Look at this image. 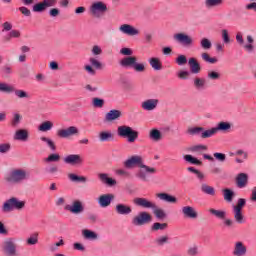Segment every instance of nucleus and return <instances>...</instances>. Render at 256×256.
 Listing matches in <instances>:
<instances>
[{
    "mask_svg": "<svg viewBox=\"0 0 256 256\" xmlns=\"http://www.w3.org/2000/svg\"><path fill=\"white\" fill-rule=\"evenodd\" d=\"M124 167H126V169L140 167L141 170L138 171L137 177L142 181H147V173H149L150 175L157 173V169L143 164V157L139 155H134L127 159L126 161H124Z\"/></svg>",
    "mask_w": 256,
    "mask_h": 256,
    "instance_id": "1",
    "label": "nucleus"
},
{
    "mask_svg": "<svg viewBox=\"0 0 256 256\" xmlns=\"http://www.w3.org/2000/svg\"><path fill=\"white\" fill-rule=\"evenodd\" d=\"M29 177H31V175L27 170L22 168H16L5 175L4 181H6L8 185H19V183L27 181Z\"/></svg>",
    "mask_w": 256,
    "mask_h": 256,
    "instance_id": "2",
    "label": "nucleus"
},
{
    "mask_svg": "<svg viewBox=\"0 0 256 256\" xmlns=\"http://www.w3.org/2000/svg\"><path fill=\"white\" fill-rule=\"evenodd\" d=\"M117 135L122 137V139H127L129 143H135V140L139 139V132L127 125L119 126L117 128Z\"/></svg>",
    "mask_w": 256,
    "mask_h": 256,
    "instance_id": "3",
    "label": "nucleus"
},
{
    "mask_svg": "<svg viewBox=\"0 0 256 256\" xmlns=\"http://www.w3.org/2000/svg\"><path fill=\"white\" fill-rule=\"evenodd\" d=\"M121 67L129 68L131 67L136 71V73H144L145 71V64L144 63H138L137 57L135 56H127L120 60Z\"/></svg>",
    "mask_w": 256,
    "mask_h": 256,
    "instance_id": "4",
    "label": "nucleus"
},
{
    "mask_svg": "<svg viewBox=\"0 0 256 256\" xmlns=\"http://www.w3.org/2000/svg\"><path fill=\"white\" fill-rule=\"evenodd\" d=\"M25 208V201L12 197L6 200L2 205V213H11V211H21Z\"/></svg>",
    "mask_w": 256,
    "mask_h": 256,
    "instance_id": "5",
    "label": "nucleus"
},
{
    "mask_svg": "<svg viewBox=\"0 0 256 256\" xmlns=\"http://www.w3.org/2000/svg\"><path fill=\"white\" fill-rule=\"evenodd\" d=\"M0 93H14L15 97L18 99H30L31 95L27 91L16 89L13 85L7 84L5 82H0Z\"/></svg>",
    "mask_w": 256,
    "mask_h": 256,
    "instance_id": "6",
    "label": "nucleus"
},
{
    "mask_svg": "<svg viewBox=\"0 0 256 256\" xmlns=\"http://www.w3.org/2000/svg\"><path fill=\"white\" fill-rule=\"evenodd\" d=\"M236 41L238 45L243 46L244 51H247V53H253L255 51V38H253L252 35L246 36L247 43L245 44V40L243 39V34L241 32H238L236 34Z\"/></svg>",
    "mask_w": 256,
    "mask_h": 256,
    "instance_id": "7",
    "label": "nucleus"
},
{
    "mask_svg": "<svg viewBox=\"0 0 256 256\" xmlns=\"http://www.w3.org/2000/svg\"><path fill=\"white\" fill-rule=\"evenodd\" d=\"M151 221H153L151 214L147 211H141L132 218V225H134V227H142V225H147V223H151Z\"/></svg>",
    "mask_w": 256,
    "mask_h": 256,
    "instance_id": "8",
    "label": "nucleus"
},
{
    "mask_svg": "<svg viewBox=\"0 0 256 256\" xmlns=\"http://www.w3.org/2000/svg\"><path fill=\"white\" fill-rule=\"evenodd\" d=\"M3 252L6 256H18L17 241L15 238H8L3 245Z\"/></svg>",
    "mask_w": 256,
    "mask_h": 256,
    "instance_id": "9",
    "label": "nucleus"
},
{
    "mask_svg": "<svg viewBox=\"0 0 256 256\" xmlns=\"http://www.w3.org/2000/svg\"><path fill=\"white\" fill-rule=\"evenodd\" d=\"M79 135V128L77 126H69L68 128L57 130V137L60 139H69Z\"/></svg>",
    "mask_w": 256,
    "mask_h": 256,
    "instance_id": "10",
    "label": "nucleus"
},
{
    "mask_svg": "<svg viewBox=\"0 0 256 256\" xmlns=\"http://www.w3.org/2000/svg\"><path fill=\"white\" fill-rule=\"evenodd\" d=\"M231 130V123L219 122L216 127H212L205 133L206 137H215L219 131L227 132Z\"/></svg>",
    "mask_w": 256,
    "mask_h": 256,
    "instance_id": "11",
    "label": "nucleus"
},
{
    "mask_svg": "<svg viewBox=\"0 0 256 256\" xmlns=\"http://www.w3.org/2000/svg\"><path fill=\"white\" fill-rule=\"evenodd\" d=\"M90 13L93 17H101L104 13H107V4L98 1L90 6Z\"/></svg>",
    "mask_w": 256,
    "mask_h": 256,
    "instance_id": "12",
    "label": "nucleus"
},
{
    "mask_svg": "<svg viewBox=\"0 0 256 256\" xmlns=\"http://www.w3.org/2000/svg\"><path fill=\"white\" fill-rule=\"evenodd\" d=\"M174 39L177 43L182 45V47H193V37L185 33L174 34Z\"/></svg>",
    "mask_w": 256,
    "mask_h": 256,
    "instance_id": "13",
    "label": "nucleus"
},
{
    "mask_svg": "<svg viewBox=\"0 0 256 256\" xmlns=\"http://www.w3.org/2000/svg\"><path fill=\"white\" fill-rule=\"evenodd\" d=\"M114 199H115V195L112 193L102 194L98 197V205L102 209H105L109 207L111 203H113Z\"/></svg>",
    "mask_w": 256,
    "mask_h": 256,
    "instance_id": "14",
    "label": "nucleus"
},
{
    "mask_svg": "<svg viewBox=\"0 0 256 256\" xmlns=\"http://www.w3.org/2000/svg\"><path fill=\"white\" fill-rule=\"evenodd\" d=\"M209 132L208 130H205V128L201 127V126H196V127H190L187 130L188 135H192V136H199L201 139H209L211 138V136H207L205 135L206 133Z\"/></svg>",
    "mask_w": 256,
    "mask_h": 256,
    "instance_id": "15",
    "label": "nucleus"
},
{
    "mask_svg": "<svg viewBox=\"0 0 256 256\" xmlns=\"http://www.w3.org/2000/svg\"><path fill=\"white\" fill-rule=\"evenodd\" d=\"M66 211H70L73 215H79L85 211V207H83V203L79 200H76L72 203V205H67L65 207Z\"/></svg>",
    "mask_w": 256,
    "mask_h": 256,
    "instance_id": "16",
    "label": "nucleus"
},
{
    "mask_svg": "<svg viewBox=\"0 0 256 256\" xmlns=\"http://www.w3.org/2000/svg\"><path fill=\"white\" fill-rule=\"evenodd\" d=\"M181 213L185 219H197L199 217V213L197 209L192 206H184L181 208Z\"/></svg>",
    "mask_w": 256,
    "mask_h": 256,
    "instance_id": "17",
    "label": "nucleus"
},
{
    "mask_svg": "<svg viewBox=\"0 0 256 256\" xmlns=\"http://www.w3.org/2000/svg\"><path fill=\"white\" fill-rule=\"evenodd\" d=\"M159 107V99L152 98V99H146L141 103V108L144 111H155Z\"/></svg>",
    "mask_w": 256,
    "mask_h": 256,
    "instance_id": "18",
    "label": "nucleus"
},
{
    "mask_svg": "<svg viewBox=\"0 0 256 256\" xmlns=\"http://www.w3.org/2000/svg\"><path fill=\"white\" fill-rule=\"evenodd\" d=\"M134 205L142 207V209H155V203L149 201L147 198L137 197L133 200Z\"/></svg>",
    "mask_w": 256,
    "mask_h": 256,
    "instance_id": "19",
    "label": "nucleus"
},
{
    "mask_svg": "<svg viewBox=\"0 0 256 256\" xmlns=\"http://www.w3.org/2000/svg\"><path fill=\"white\" fill-rule=\"evenodd\" d=\"M114 209L117 215H131L133 213L131 205L125 203L116 204Z\"/></svg>",
    "mask_w": 256,
    "mask_h": 256,
    "instance_id": "20",
    "label": "nucleus"
},
{
    "mask_svg": "<svg viewBox=\"0 0 256 256\" xmlns=\"http://www.w3.org/2000/svg\"><path fill=\"white\" fill-rule=\"evenodd\" d=\"M119 32L123 33L124 35H128L129 37H135L136 35H139V30L130 24L121 25L119 27Z\"/></svg>",
    "mask_w": 256,
    "mask_h": 256,
    "instance_id": "21",
    "label": "nucleus"
},
{
    "mask_svg": "<svg viewBox=\"0 0 256 256\" xmlns=\"http://www.w3.org/2000/svg\"><path fill=\"white\" fill-rule=\"evenodd\" d=\"M122 115L123 114L120 110L112 109L105 114L104 121L105 123H112V121L121 119Z\"/></svg>",
    "mask_w": 256,
    "mask_h": 256,
    "instance_id": "22",
    "label": "nucleus"
},
{
    "mask_svg": "<svg viewBox=\"0 0 256 256\" xmlns=\"http://www.w3.org/2000/svg\"><path fill=\"white\" fill-rule=\"evenodd\" d=\"M232 255L234 256H245L247 255V246L241 241H237L234 243V248L232 251Z\"/></svg>",
    "mask_w": 256,
    "mask_h": 256,
    "instance_id": "23",
    "label": "nucleus"
},
{
    "mask_svg": "<svg viewBox=\"0 0 256 256\" xmlns=\"http://www.w3.org/2000/svg\"><path fill=\"white\" fill-rule=\"evenodd\" d=\"M66 165H82L83 158L79 154H70L64 158Z\"/></svg>",
    "mask_w": 256,
    "mask_h": 256,
    "instance_id": "24",
    "label": "nucleus"
},
{
    "mask_svg": "<svg viewBox=\"0 0 256 256\" xmlns=\"http://www.w3.org/2000/svg\"><path fill=\"white\" fill-rule=\"evenodd\" d=\"M98 179L101 181V183L107 185L108 187H115V185H117V180L109 177V174L107 173H99Z\"/></svg>",
    "mask_w": 256,
    "mask_h": 256,
    "instance_id": "25",
    "label": "nucleus"
},
{
    "mask_svg": "<svg viewBox=\"0 0 256 256\" xmlns=\"http://www.w3.org/2000/svg\"><path fill=\"white\" fill-rule=\"evenodd\" d=\"M98 179L101 181V183L107 185L108 187H115V185H117V180L109 177V174L107 173H99Z\"/></svg>",
    "mask_w": 256,
    "mask_h": 256,
    "instance_id": "26",
    "label": "nucleus"
},
{
    "mask_svg": "<svg viewBox=\"0 0 256 256\" xmlns=\"http://www.w3.org/2000/svg\"><path fill=\"white\" fill-rule=\"evenodd\" d=\"M193 86L196 91H205L207 89V80L201 77H195L193 79Z\"/></svg>",
    "mask_w": 256,
    "mask_h": 256,
    "instance_id": "27",
    "label": "nucleus"
},
{
    "mask_svg": "<svg viewBox=\"0 0 256 256\" xmlns=\"http://www.w3.org/2000/svg\"><path fill=\"white\" fill-rule=\"evenodd\" d=\"M247 183H249V175L246 173H240L236 177V185L239 189H243L247 187Z\"/></svg>",
    "mask_w": 256,
    "mask_h": 256,
    "instance_id": "28",
    "label": "nucleus"
},
{
    "mask_svg": "<svg viewBox=\"0 0 256 256\" xmlns=\"http://www.w3.org/2000/svg\"><path fill=\"white\" fill-rule=\"evenodd\" d=\"M14 140L15 141H29V131L25 129L17 130L14 134Z\"/></svg>",
    "mask_w": 256,
    "mask_h": 256,
    "instance_id": "29",
    "label": "nucleus"
},
{
    "mask_svg": "<svg viewBox=\"0 0 256 256\" xmlns=\"http://www.w3.org/2000/svg\"><path fill=\"white\" fill-rule=\"evenodd\" d=\"M148 63L154 71H161L163 69V63L160 58L151 57L148 59Z\"/></svg>",
    "mask_w": 256,
    "mask_h": 256,
    "instance_id": "30",
    "label": "nucleus"
},
{
    "mask_svg": "<svg viewBox=\"0 0 256 256\" xmlns=\"http://www.w3.org/2000/svg\"><path fill=\"white\" fill-rule=\"evenodd\" d=\"M188 65L190 67L191 73H193L194 75L201 73V64L198 63L197 59L190 58L188 61Z\"/></svg>",
    "mask_w": 256,
    "mask_h": 256,
    "instance_id": "31",
    "label": "nucleus"
},
{
    "mask_svg": "<svg viewBox=\"0 0 256 256\" xmlns=\"http://www.w3.org/2000/svg\"><path fill=\"white\" fill-rule=\"evenodd\" d=\"M99 141L105 143L107 141H113L115 139V134L111 130L102 131L99 133Z\"/></svg>",
    "mask_w": 256,
    "mask_h": 256,
    "instance_id": "32",
    "label": "nucleus"
},
{
    "mask_svg": "<svg viewBox=\"0 0 256 256\" xmlns=\"http://www.w3.org/2000/svg\"><path fill=\"white\" fill-rule=\"evenodd\" d=\"M156 197L160 199V201H165V203H177V197L167 193H158Z\"/></svg>",
    "mask_w": 256,
    "mask_h": 256,
    "instance_id": "33",
    "label": "nucleus"
},
{
    "mask_svg": "<svg viewBox=\"0 0 256 256\" xmlns=\"http://www.w3.org/2000/svg\"><path fill=\"white\" fill-rule=\"evenodd\" d=\"M233 217H234V222L238 223V225H243L245 223V215L243 214V210H235L233 209Z\"/></svg>",
    "mask_w": 256,
    "mask_h": 256,
    "instance_id": "34",
    "label": "nucleus"
},
{
    "mask_svg": "<svg viewBox=\"0 0 256 256\" xmlns=\"http://www.w3.org/2000/svg\"><path fill=\"white\" fill-rule=\"evenodd\" d=\"M82 236L89 241H97V239H99V235L89 229L82 230Z\"/></svg>",
    "mask_w": 256,
    "mask_h": 256,
    "instance_id": "35",
    "label": "nucleus"
},
{
    "mask_svg": "<svg viewBox=\"0 0 256 256\" xmlns=\"http://www.w3.org/2000/svg\"><path fill=\"white\" fill-rule=\"evenodd\" d=\"M201 191L204 195H210V197H215V187L209 186L207 183H202Z\"/></svg>",
    "mask_w": 256,
    "mask_h": 256,
    "instance_id": "36",
    "label": "nucleus"
},
{
    "mask_svg": "<svg viewBox=\"0 0 256 256\" xmlns=\"http://www.w3.org/2000/svg\"><path fill=\"white\" fill-rule=\"evenodd\" d=\"M152 211L156 219H167V213H165V210L162 208L157 207V204H155V207L152 208Z\"/></svg>",
    "mask_w": 256,
    "mask_h": 256,
    "instance_id": "37",
    "label": "nucleus"
},
{
    "mask_svg": "<svg viewBox=\"0 0 256 256\" xmlns=\"http://www.w3.org/2000/svg\"><path fill=\"white\" fill-rule=\"evenodd\" d=\"M68 179H70V181H72V183H87V177L78 176L74 173L68 174Z\"/></svg>",
    "mask_w": 256,
    "mask_h": 256,
    "instance_id": "38",
    "label": "nucleus"
},
{
    "mask_svg": "<svg viewBox=\"0 0 256 256\" xmlns=\"http://www.w3.org/2000/svg\"><path fill=\"white\" fill-rule=\"evenodd\" d=\"M207 149H208L207 145L198 144L190 147L189 151H191V153H196L197 155H201V153H204V151H207Z\"/></svg>",
    "mask_w": 256,
    "mask_h": 256,
    "instance_id": "39",
    "label": "nucleus"
},
{
    "mask_svg": "<svg viewBox=\"0 0 256 256\" xmlns=\"http://www.w3.org/2000/svg\"><path fill=\"white\" fill-rule=\"evenodd\" d=\"M149 139L155 142H159L161 139H163V135L161 134V131L152 129L149 133Z\"/></svg>",
    "mask_w": 256,
    "mask_h": 256,
    "instance_id": "40",
    "label": "nucleus"
},
{
    "mask_svg": "<svg viewBox=\"0 0 256 256\" xmlns=\"http://www.w3.org/2000/svg\"><path fill=\"white\" fill-rule=\"evenodd\" d=\"M51 129H53V122L51 121H44L38 127V131L42 133H47V131H51Z\"/></svg>",
    "mask_w": 256,
    "mask_h": 256,
    "instance_id": "41",
    "label": "nucleus"
},
{
    "mask_svg": "<svg viewBox=\"0 0 256 256\" xmlns=\"http://www.w3.org/2000/svg\"><path fill=\"white\" fill-rule=\"evenodd\" d=\"M169 237L167 235H162L157 237L154 240L155 245H157V247H163L164 245H167L169 243Z\"/></svg>",
    "mask_w": 256,
    "mask_h": 256,
    "instance_id": "42",
    "label": "nucleus"
},
{
    "mask_svg": "<svg viewBox=\"0 0 256 256\" xmlns=\"http://www.w3.org/2000/svg\"><path fill=\"white\" fill-rule=\"evenodd\" d=\"M222 193L224 195V201H227V203H231L233 201V197H235V192H233V190L226 188L222 190Z\"/></svg>",
    "mask_w": 256,
    "mask_h": 256,
    "instance_id": "43",
    "label": "nucleus"
},
{
    "mask_svg": "<svg viewBox=\"0 0 256 256\" xmlns=\"http://www.w3.org/2000/svg\"><path fill=\"white\" fill-rule=\"evenodd\" d=\"M40 140L43 143H46L47 147H49V149L51 151H57V146L55 145V142L53 140H51V138L42 136V137H40Z\"/></svg>",
    "mask_w": 256,
    "mask_h": 256,
    "instance_id": "44",
    "label": "nucleus"
},
{
    "mask_svg": "<svg viewBox=\"0 0 256 256\" xmlns=\"http://www.w3.org/2000/svg\"><path fill=\"white\" fill-rule=\"evenodd\" d=\"M209 213H211V215H214V217H217V219H225V217H227V212L223 211V210H215L213 208H211L209 210Z\"/></svg>",
    "mask_w": 256,
    "mask_h": 256,
    "instance_id": "45",
    "label": "nucleus"
},
{
    "mask_svg": "<svg viewBox=\"0 0 256 256\" xmlns=\"http://www.w3.org/2000/svg\"><path fill=\"white\" fill-rule=\"evenodd\" d=\"M207 79H209V81H219V79H221V73L215 70H210L207 73Z\"/></svg>",
    "mask_w": 256,
    "mask_h": 256,
    "instance_id": "46",
    "label": "nucleus"
},
{
    "mask_svg": "<svg viewBox=\"0 0 256 256\" xmlns=\"http://www.w3.org/2000/svg\"><path fill=\"white\" fill-rule=\"evenodd\" d=\"M184 160L187 161V163H191V165H203V162H201V160L189 154L184 156Z\"/></svg>",
    "mask_w": 256,
    "mask_h": 256,
    "instance_id": "47",
    "label": "nucleus"
},
{
    "mask_svg": "<svg viewBox=\"0 0 256 256\" xmlns=\"http://www.w3.org/2000/svg\"><path fill=\"white\" fill-rule=\"evenodd\" d=\"M46 9L47 8H46V6H45L43 1L42 2H38V3H36V4H34L32 6V11L34 13H43V11H45Z\"/></svg>",
    "mask_w": 256,
    "mask_h": 256,
    "instance_id": "48",
    "label": "nucleus"
},
{
    "mask_svg": "<svg viewBox=\"0 0 256 256\" xmlns=\"http://www.w3.org/2000/svg\"><path fill=\"white\" fill-rule=\"evenodd\" d=\"M200 47L204 49V51H209L211 47H213V44L211 43V40L208 38H202L200 41Z\"/></svg>",
    "mask_w": 256,
    "mask_h": 256,
    "instance_id": "49",
    "label": "nucleus"
},
{
    "mask_svg": "<svg viewBox=\"0 0 256 256\" xmlns=\"http://www.w3.org/2000/svg\"><path fill=\"white\" fill-rule=\"evenodd\" d=\"M39 243V233H33L26 240L27 245H37Z\"/></svg>",
    "mask_w": 256,
    "mask_h": 256,
    "instance_id": "50",
    "label": "nucleus"
},
{
    "mask_svg": "<svg viewBox=\"0 0 256 256\" xmlns=\"http://www.w3.org/2000/svg\"><path fill=\"white\" fill-rule=\"evenodd\" d=\"M45 161L46 163H59V161H61V155L52 153L45 159Z\"/></svg>",
    "mask_w": 256,
    "mask_h": 256,
    "instance_id": "51",
    "label": "nucleus"
},
{
    "mask_svg": "<svg viewBox=\"0 0 256 256\" xmlns=\"http://www.w3.org/2000/svg\"><path fill=\"white\" fill-rule=\"evenodd\" d=\"M221 37L224 45H229L231 43V36H229V30L222 29L221 30Z\"/></svg>",
    "mask_w": 256,
    "mask_h": 256,
    "instance_id": "52",
    "label": "nucleus"
},
{
    "mask_svg": "<svg viewBox=\"0 0 256 256\" xmlns=\"http://www.w3.org/2000/svg\"><path fill=\"white\" fill-rule=\"evenodd\" d=\"M89 63L94 69H103V64L96 57H90Z\"/></svg>",
    "mask_w": 256,
    "mask_h": 256,
    "instance_id": "53",
    "label": "nucleus"
},
{
    "mask_svg": "<svg viewBox=\"0 0 256 256\" xmlns=\"http://www.w3.org/2000/svg\"><path fill=\"white\" fill-rule=\"evenodd\" d=\"M201 58L206 63H211L212 65H215V63H217V61H218L217 58H215V57L211 58V56H209V54L207 52L202 53Z\"/></svg>",
    "mask_w": 256,
    "mask_h": 256,
    "instance_id": "54",
    "label": "nucleus"
},
{
    "mask_svg": "<svg viewBox=\"0 0 256 256\" xmlns=\"http://www.w3.org/2000/svg\"><path fill=\"white\" fill-rule=\"evenodd\" d=\"M167 227H168L167 223L155 222L152 225V231H165V229H167Z\"/></svg>",
    "mask_w": 256,
    "mask_h": 256,
    "instance_id": "55",
    "label": "nucleus"
},
{
    "mask_svg": "<svg viewBox=\"0 0 256 256\" xmlns=\"http://www.w3.org/2000/svg\"><path fill=\"white\" fill-rule=\"evenodd\" d=\"M245 205H247V200H245V198H239L237 205H234L233 209L237 211H243V207H245Z\"/></svg>",
    "mask_w": 256,
    "mask_h": 256,
    "instance_id": "56",
    "label": "nucleus"
},
{
    "mask_svg": "<svg viewBox=\"0 0 256 256\" xmlns=\"http://www.w3.org/2000/svg\"><path fill=\"white\" fill-rule=\"evenodd\" d=\"M92 105L93 107L102 109V107L105 105V100L95 97L92 99Z\"/></svg>",
    "mask_w": 256,
    "mask_h": 256,
    "instance_id": "57",
    "label": "nucleus"
},
{
    "mask_svg": "<svg viewBox=\"0 0 256 256\" xmlns=\"http://www.w3.org/2000/svg\"><path fill=\"white\" fill-rule=\"evenodd\" d=\"M223 3V0H205L206 7H219Z\"/></svg>",
    "mask_w": 256,
    "mask_h": 256,
    "instance_id": "58",
    "label": "nucleus"
},
{
    "mask_svg": "<svg viewBox=\"0 0 256 256\" xmlns=\"http://www.w3.org/2000/svg\"><path fill=\"white\" fill-rule=\"evenodd\" d=\"M187 255L189 256H197L199 255V247L197 245H193L188 248Z\"/></svg>",
    "mask_w": 256,
    "mask_h": 256,
    "instance_id": "59",
    "label": "nucleus"
},
{
    "mask_svg": "<svg viewBox=\"0 0 256 256\" xmlns=\"http://www.w3.org/2000/svg\"><path fill=\"white\" fill-rule=\"evenodd\" d=\"M91 53L94 57H97L98 55H103V49H101L99 45H94L91 49Z\"/></svg>",
    "mask_w": 256,
    "mask_h": 256,
    "instance_id": "60",
    "label": "nucleus"
},
{
    "mask_svg": "<svg viewBox=\"0 0 256 256\" xmlns=\"http://www.w3.org/2000/svg\"><path fill=\"white\" fill-rule=\"evenodd\" d=\"M11 151V144L10 143H2L0 144V153L5 154Z\"/></svg>",
    "mask_w": 256,
    "mask_h": 256,
    "instance_id": "61",
    "label": "nucleus"
},
{
    "mask_svg": "<svg viewBox=\"0 0 256 256\" xmlns=\"http://www.w3.org/2000/svg\"><path fill=\"white\" fill-rule=\"evenodd\" d=\"M189 75H191V72L187 71V70H180L178 73H177V77L179 79H189Z\"/></svg>",
    "mask_w": 256,
    "mask_h": 256,
    "instance_id": "62",
    "label": "nucleus"
},
{
    "mask_svg": "<svg viewBox=\"0 0 256 256\" xmlns=\"http://www.w3.org/2000/svg\"><path fill=\"white\" fill-rule=\"evenodd\" d=\"M21 119L22 117L20 116L19 113H15L12 119V126L13 127H17V125H19V123H21Z\"/></svg>",
    "mask_w": 256,
    "mask_h": 256,
    "instance_id": "63",
    "label": "nucleus"
},
{
    "mask_svg": "<svg viewBox=\"0 0 256 256\" xmlns=\"http://www.w3.org/2000/svg\"><path fill=\"white\" fill-rule=\"evenodd\" d=\"M176 63L177 65H186L187 63V57L185 55H179L177 58H176Z\"/></svg>",
    "mask_w": 256,
    "mask_h": 256,
    "instance_id": "64",
    "label": "nucleus"
}]
</instances>
